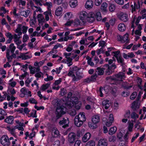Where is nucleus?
<instances>
[{"mask_svg": "<svg viewBox=\"0 0 146 146\" xmlns=\"http://www.w3.org/2000/svg\"><path fill=\"white\" fill-rule=\"evenodd\" d=\"M86 119L84 113H80L78 116H76L74 119L75 125L78 127H80Z\"/></svg>", "mask_w": 146, "mask_h": 146, "instance_id": "nucleus-1", "label": "nucleus"}, {"mask_svg": "<svg viewBox=\"0 0 146 146\" xmlns=\"http://www.w3.org/2000/svg\"><path fill=\"white\" fill-rule=\"evenodd\" d=\"M125 77V74L123 72H119L118 73L113 75L112 78H111L112 80L115 81L116 84H119L120 82L122 81V79Z\"/></svg>", "mask_w": 146, "mask_h": 146, "instance_id": "nucleus-2", "label": "nucleus"}, {"mask_svg": "<svg viewBox=\"0 0 146 146\" xmlns=\"http://www.w3.org/2000/svg\"><path fill=\"white\" fill-rule=\"evenodd\" d=\"M66 108L63 106L57 107L56 110V119H58L65 113Z\"/></svg>", "mask_w": 146, "mask_h": 146, "instance_id": "nucleus-3", "label": "nucleus"}, {"mask_svg": "<svg viewBox=\"0 0 146 146\" xmlns=\"http://www.w3.org/2000/svg\"><path fill=\"white\" fill-rule=\"evenodd\" d=\"M84 75L82 73L76 71L75 74L73 75L72 81L73 82L78 81L83 77Z\"/></svg>", "mask_w": 146, "mask_h": 146, "instance_id": "nucleus-4", "label": "nucleus"}, {"mask_svg": "<svg viewBox=\"0 0 146 146\" xmlns=\"http://www.w3.org/2000/svg\"><path fill=\"white\" fill-rule=\"evenodd\" d=\"M117 40L118 41H120L121 42L124 43H128L129 40L128 39V35L127 34L123 36H122L119 35L117 36Z\"/></svg>", "mask_w": 146, "mask_h": 146, "instance_id": "nucleus-5", "label": "nucleus"}, {"mask_svg": "<svg viewBox=\"0 0 146 146\" xmlns=\"http://www.w3.org/2000/svg\"><path fill=\"white\" fill-rule=\"evenodd\" d=\"M0 142L4 146H9L10 144L8 137L6 135H4L1 138Z\"/></svg>", "mask_w": 146, "mask_h": 146, "instance_id": "nucleus-6", "label": "nucleus"}, {"mask_svg": "<svg viewBox=\"0 0 146 146\" xmlns=\"http://www.w3.org/2000/svg\"><path fill=\"white\" fill-rule=\"evenodd\" d=\"M88 15V14L86 12L83 11L80 12L79 15V17L82 22H84L86 20Z\"/></svg>", "mask_w": 146, "mask_h": 146, "instance_id": "nucleus-7", "label": "nucleus"}, {"mask_svg": "<svg viewBox=\"0 0 146 146\" xmlns=\"http://www.w3.org/2000/svg\"><path fill=\"white\" fill-rule=\"evenodd\" d=\"M120 20L123 22H127L128 20V15L125 13H121L118 16Z\"/></svg>", "mask_w": 146, "mask_h": 146, "instance_id": "nucleus-8", "label": "nucleus"}, {"mask_svg": "<svg viewBox=\"0 0 146 146\" xmlns=\"http://www.w3.org/2000/svg\"><path fill=\"white\" fill-rule=\"evenodd\" d=\"M76 135L75 133L71 132L69 133L68 135V141L70 143H73L75 139Z\"/></svg>", "mask_w": 146, "mask_h": 146, "instance_id": "nucleus-9", "label": "nucleus"}, {"mask_svg": "<svg viewBox=\"0 0 146 146\" xmlns=\"http://www.w3.org/2000/svg\"><path fill=\"white\" fill-rule=\"evenodd\" d=\"M109 86H106L104 88L102 87H100L99 90V91L100 93V96L101 97L103 96L102 92H104L105 94H107L109 91Z\"/></svg>", "mask_w": 146, "mask_h": 146, "instance_id": "nucleus-10", "label": "nucleus"}, {"mask_svg": "<svg viewBox=\"0 0 146 146\" xmlns=\"http://www.w3.org/2000/svg\"><path fill=\"white\" fill-rule=\"evenodd\" d=\"M69 123V121L68 118L65 119L64 118L63 120L60 121L59 122L60 124V125H62V127L64 128L68 126V124Z\"/></svg>", "mask_w": 146, "mask_h": 146, "instance_id": "nucleus-11", "label": "nucleus"}, {"mask_svg": "<svg viewBox=\"0 0 146 146\" xmlns=\"http://www.w3.org/2000/svg\"><path fill=\"white\" fill-rule=\"evenodd\" d=\"M108 141L105 139H100L98 141V146H107Z\"/></svg>", "mask_w": 146, "mask_h": 146, "instance_id": "nucleus-12", "label": "nucleus"}, {"mask_svg": "<svg viewBox=\"0 0 146 146\" xmlns=\"http://www.w3.org/2000/svg\"><path fill=\"white\" fill-rule=\"evenodd\" d=\"M94 14L92 12L89 13L88 16L86 20L90 23L93 22L95 20Z\"/></svg>", "mask_w": 146, "mask_h": 146, "instance_id": "nucleus-13", "label": "nucleus"}, {"mask_svg": "<svg viewBox=\"0 0 146 146\" xmlns=\"http://www.w3.org/2000/svg\"><path fill=\"white\" fill-rule=\"evenodd\" d=\"M14 117L13 116L10 115L9 116L6 117V118L5 119V122L8 123L12 124L13 123Z\"/></svg>", "mask_w": 146, "mask_h": 146, "instance_id": "nucleus-14", "label": "nucleus"}, {"mask_svg": "<svg viewBox=\"0 0 146 146\" xmlns=\"http://www.w3.org/2000/svg\"><path fill=\"white\" fill-rule=\"evenodd\" d=\"M91 134L90 133H86L82 137V141L84 142H86L88 141L90 138Z\"/></svg>", "mask_w": 146, "mask_h": 146, "instance_id": "nucleus-15", "label": "nucleus"}, {"mask_svg": "<svg viewBox=\"0 0 146 146\" xmlns=\"http://www.w3.org/2000/svg\"><path fill=\"white\" fill-rule=\"evenodd\" d=\"M105 69V68L104 67H98L96 68V72H97L98 75L101 76L103 75Z\"/></svg>", "mask_w": 146, "mask_h": 146, "instance_id": "nucleus-16", "label": "nucleus"}, {"mask_svg": "<svg viewBox=\"0 0 146 146\" xmlns=\"http://www.w3.org/2000/svg\"><path fill=\"white\" fill-rule=\"evenodd\" d=\"M85 7L86 8L90 9L92 8L93 6V2L91 0H88L87 1L85 5Z\"/></svg>", "mask_w": 146, "mask_h": 146, "instance_id": "nucleus-17", "label": "nucleus"}, {"mask_svg": "<svg viewBox=\"0 0 146 146\" xmlns=\"http://www.w3.org/2000/svg\"><path fill=\"white\" fill-rule=\"evenodd\" d=\"M140 105L137 102H134L132 104L131 108L133 111H136L139 108Z\"/></svg>", "mask_w": 146, "mask_h": 146, "instance_id": "nucleus-18", "label": "nucleus"}, {"mask_svg": "<svg viewBox=\"0 0 146 146\" xmlns=\"http://www.w3.org/2000/svg\"><path fill=\"white\" fill-rule=\"evenodd\" d=\"M118 29L119 31L121 32L124 31L126 29L125 25L123 23L119 24L118 26Z\"/></svg>", "mask_w": 146, "mask_h": 146, "instance_id": "nucleus-19", "label": "nucleus"}, {"mask_svg": "<svg viewBox=\"0 0 146 146\" xmlns=\"http://www.w3.org/2000/svg\"><path fill=\"white\" fill-rule=\"evenodd\" d=\"M52 134L54 137H56L58 136L59 133L56 128L54 127L52 128Z\"/></svg>", "mask_w": 146, "mask_h": 146, "instance_id": "nucleus-20", "label": "nucleus"}, {"mask_svg": "<svg viewBox=\"0 0 146 146\" xmlns=\"http://www.w3.org/2000/svg\"><path fill=\"white\" fill-rule=\"evenodd\" d=\"M100 117L98 115H94L93 116L92 118V121L93 123L95 124H96L99 122Z\"/></svg>", "mask_w": 146, "mask_h": 146, "instance_id": "nucleus-21", "label": "nucleus"}, {"mask_svg": "<svg viewBox=\"0 0 146 146\" xmlns=\"http://www.w3.org/2000/svg\"><path fill=\"white\" fill-rule=\"evenodd\" d=\"M71 7L75 8L78 5L77 0H71L69 3Z\"/></svg>", "mask_w": 146, "mask_h": 146, "instance_id": "nucleus-22", "label": "nucleus"}, {"mask_svg": "<svg viewBox=\"0 0 146 146\" xmlns=\"http://www.w3.org/2000/svg\"><path fill=\"white\" fill-rule=\"evenodd\" d=\"M102 104L103 106L104 107V108L106 109H107L110 106L109 101L108 100H104L102 102Z\"/></svg>", "mask_w": 146, "mask_h": 146, "instance_id": "nucleus-23", "label": "nucleus"}, {"mask_svg": "<svg viewBox=\"0 0 146 146\" xmlns=\"http://www.w3.org/2000/svg\"><path fill=\"white\" fill-rule=\"evenodd\" d=\"M122 85L124 88L126 89H129L132 87V85H129V84L127 82H123Z\"/></svg>", "mask_w": 146, "mask_h": 146, "instance_id": "nucleus-24", "label": "nucleus"}, {"mask_svg": "<svg viewBox=\"0 0 146 146\" xmlns=\"http://www.w3.org/2000/svg\"><path fill=\"white\" fill-rule=\"evenodd\" d=\"M62 8L60 7H58L56 10L55 14L57 16H59L62 13Z\"/></svg>", "mask_w": 146, "mask_h": 146, "instance_id": "nucleus-25", "label": "nucleus"}, {"mask_svg": "<svg viewBox=\"0 0 146 146\" xmlns=\"http://www.w3.org/2000/svg\"><path fill=\"white\" fill-rule=\"evenodd\" d=\"M37 19L39 23L44 22V19L42 15L39 14L37 15Z\"/></svg>", "mask_w": 146, "mask_h": 146, "instance_id": "nucleus-26", "label": "nucleus"}, {"mask_svg": "<svg viewBox=\"0 0 146 146\" xmlns=\"http://www.w3.org/2000/svg\"><path fill=\"white\" fill-rule=\"evenodd\" d=\"M17 58H22V59L25 60L29 58H30V57L29 55H27L25 54L24 53H21L20 55Z\"/></svg>", "mask_w": 146, "mask_h": 146, "instance_id": "nucleus-27", "label": "nucleus"}, {"mask_svg": "<svg viewBox=\"0 0 146 146\" xmlns=\"http://www.w3.org/2000/svg\"><path fill=\"white\" fill-rule=\"evenodd\" d=\"M72 24L74 27H78L81 24V22L78 19H76L72 21Z\"/></svg>", "mask_w": 146, "mask_h": 146, "instance_id": "nucleus-28", "label": "nucleus"}, {"mask_svg": "<svg viewBox=\"0 0 146 146\" xmlns=\"http://www.w3.org/2000/svg\"><path fill=\"white\" fill-rule=\"evenodd\" d=\"M117 62L120 64V65L122 66H123L124 64V60L123 58L121 56H119L118 58H116Z\"/></svg>", "mask_w": 146, "mask_h": 146, "instance_id": "nucleus-29", "label": "nucleus"}, {"mask_svg": "<svg viewBox=\"0 0 146 146\" xmlns=\"http://www.w3.org/2000/svg\"><path fill=\"white\" fill-rule=\"evenodd\" d=\"M106 67L108 68H109L111 70H112L115 69L116 68V66L115 64H113L110 66L108 64H105L104 67Z\"/></svg>", "mask_w": 146, "mask_h": 146, "instance_id": "nucleus-30", "label": "nucleus"}, {"mask_svg": "<svg viewBox=\"0 0 146 146\" xmlns=\"http://www.w3.org/2000/svg\"><path fill=\"white\" fill-rule=\"evenodd\" d=\"M117 128L116 127H112L111 128L109 131V134L110 135H112L115 133L117 131Z\"/></svg>", "mask_w": 146, "mask_h": 146, "instance_id": "nucleus-31", "label": "nucleus"}, {"mask_svg": "<svg viewBox=\"0 0 146 146\" xmlns=\"http://www.w3.org/2000/svg\"><path fill=\"white\" fill-rule=\"evenodd\" d=\"M108 6V4L106 3H103L102 5L101 9L104 12L107 11V7Z\"/></svg>", "mask_w": 146, "mask_h": 146, "instance_id": "nucleus-32", "label": "nucleus"}, {"mask_svg": "<svg viewBox=\"0 0 146 146\" xmlns=\"http://www.w3.org/2000/svg\"><path fill=\"white\" fill-rule=\"evenodd\" d=\"M7 129L10 132V133L15 137H16V133L15 132V130L12 127L10 128V127H7Z\"/></svg>", "mask_w": 146, "mask_h": 146, "instance_id": "nucleus-33", "label": "nucleus"}, {"mask_svg": "<svg viewBox=\"0 0 146 146\" xmlns=\"http://www.w3.org/2000/svg\"><path fill=\"white\" fill-rule=\"evenodd\" d=\"M95 17L98 21H100L102 19L101 15L100 12H97L96 13Z\"/></svg>", "mask_w": 146, "mask_h": 146, "instance_id": "nucleus-34", "label": "nucleus"}, {"mask_svg": "<svg viewBox=\"0 0 146 146\" xmlns=\"http://www.w3.org/2000/svg\"><path fill=\"white\" fill-rule=\"evenodd\" d=\"M10 52V50L8 49L7 50L6 56L7 59L8 61L9 62H11L13 59L12 57L11 56H10L9 53Z\"/></svg>", "mask_w": 146, "mask_h": 146, "instance_id": "nucleus-35", "label": "nucleus"}, {"mask_svg": "<svg viewBox=\"0 0 146 146\" xmlns=\"http://www.w3.org/2000/svg\"><path fill=\"white\" fill-rule=\"evenodd\" d=\"M50 84L47 83L45 84H43L41 86L40 89L41 90L44 91L47 89L50 86Z\"/></svg>", "mask_w": 146, "mask_h": 146, "instance_id": "nucleus-36", "label": "nucleus"}, {"mask_svg": "<svg viewBox=\"0 0 146 146\" xmlns=\"http://www.w3.org/2000/svg\"><path fill=\"white\" fill-rule=\"evenodd\" d=\"M131 11L133 13V11H135L136 9H137V5L136 3L133 2L131 5Z\"/></svg>", "mask_w": 146, "mask_h": 146, "instance_id": "nucleus-37", "label": "nucleus"}, {"mask_svg": "<svg viewBox=\"0 0 146 146\" xmlns=\"http://www.w3.org/2000/svg\"><path fill=\"white\" fill-rule=\"evenodd\" d=\"M29 13L30 11L27 10L26 11H21V13L22 15H23L25 17H27L28 16Z\"/></svg>", "mask_w": 146, "mask_h": 146, "instance_id": "nucleus-38", "label": "nucleus"}, {"mask_svg": "<svg viewBox=\"0 0 146 146\" xmlns=\"http://www.w3.org/2000/svg\"><path fill=\"white\" fill-rule=\"evenodd\" d=\"M9 48V50H11V53H13L16 49V47L14 46V44L12 43L10 45Z\"/></svg>", "mask_w": 146, "mask_h": 146, "instance_id": "nucleus-39", "label": "nucleus"}, {"mask_svg": "<svg viewBox=\"0 0 146 146\" xmlns=\"http://www.w3.org/2000/svg\"><path fill=\"white\" fill-rule=\"evenodd\" d=\"M132 122H129V125L128 126V130L129 131H132V129L133 127V120L131 121Z\"/></svg>", "mask_w": 146, "mask_h": 146, "instance_id": "nucleus-40", "label": "nucleus"}, {"mask_svg": "<svg viewBox=\"0 0 146 146\" xmlns=\"http://www.w3.org/2000/svg\"><path fill=\"white\" fill-rule=\"evenodd\" d=\"M95 145L94 142L92 140L87 142L85 146H95Z\"/></svg>", "mask_w": 146, "mask_h": 146, "instance_id": "nucleus-41", "label": "nucleus"}, {"mask_svg": "<svg viewBox=\"0 0 146 146\" xmlns=\"http://www.w3.org/2000/svg\"><path fill=\"white\" fill-rule=\"evenodd\" d=\"M131 117L134 119H136L139 117V115L135 112H133L131 114Z\"/></svg>", "mask_w": 146, "mask_h": 146, "instance_id": "nucleus-42", "label": "nucleus"}, {"mask_svg": "<svg viewBox=\"0 0 146 146\" xmlns=\"http://www.w3.org/2000/svg\"><path fill=\"white\" fill-rule=\"evenodd\" d=\"M34 67H33L31 65L29 66V68L30 71V73L32 74H34L35 73V69Z\"/></svg>", "mask_w": 146, "mask_h": 146, "instance_id": "nucleus-43", "label": "nucleus"}, {"mask_svg": "<svg viewBox=\"0 0 146 146\" xmlns=\"http://www.w3.org/2000/svg\"><path fill=\"white\" fill-rule=\"evenodd\" d=\"M43 74L41 72H36L35 75V76L37 78H40L42 76L43 78Z\"/></svg>", "mask_w": 146, "mask_h": 146, "instance_id": "nucleus-44", "label": "nucleus"}, {"mask_svg": "<svg viewBox=\"0 0 146 146\" xmlns=\"http://www.w3.org/2000/svg\"><path fill=\"white\" fill-rule=\"evenodd\" d=\"M88 125L89 127L92 129H94L96 128L97 127V125L96 124L94 123H88Z\"/></svg>", "mask_w": 146, "mask_h": 146, "instance_id": "nucleus-45", "label": "nucleus"}, {"mask_svg": "<svg viewBox=\"0 0 146 146\" xmlns=\"http://www.w3.org/2000/svg\"><path fill=\"white\" fill-rule=\"evenodd\" d=\"M66 92L65 89L64 88H61L60 91V94L62 96H63L65 95L66 94Z\"/></svg>", "mask_w": 146, "mask_h": 146, "instance_id": "nucleus-46", "label": "nucleus"}, {"mask_svg": "<svg viewBox=\"0 0 146 146\" xmlns=\"http://www.w3.org/2000/svg\"><path fill=\"white\" fill-rule=\"evenodd\" d=\"M130 112L129 110H127L125 114L124 115V117L126 118H130Z\"/></svg>", "mask_w": 146, "mask_h": 146, "instance_id": "nucleus-47", "label": "nucleus"}, {"mask_svg": "<svg viewBox=\"0 0 146 146\" xmlns=\"http://www.w3.org/2000/svg\"><path fill=\"white\" fill-rule=\"evenodd\" d=\"M76 111L74 109H72L70 111L69 113L71 116H74L76 114Z\"/></svg>", "mask_w": 146, "mask_h": 146, "instance_id": "nucleus-48", "label": "nucleus"}, {"mask_svg": "<svg viewBox=\"0 0 146 146\" xmlns=\"http://www.w3.org/2000/svg\"><path fill=\"white\" fill-rule=\"evenodd\" d=\"M110 142H114L116 140V137L115 136H110L108 139Z\"/></svg>", "mask_w": 146, "mask_h": 146, "instance_id": "nucleus-49", "label": "nucleus"}, {"mask_svg": "<svg viewBox=\"0 0 146 146\" xmlns=\"http://www.w3.org/2000/svg\"><path fill=\"white\" fill-rule=\"evenodd\" d=\"M137 93L136 92H134L130 96V99L131 100H133L136 97Z\"/></svg>", "mask_w": 146, "mask_h": 146, "instance_id": "nucleus-50", "label": "nucleus"}, {"mask_svg": "<svg viewBox=\"0 0 146 146\" xmlns=\"http://www.w3.org/2000/svg\"><path fill=\"white\" fill-rule=\"evenodd\" d=\"M59 47H60L62 48H63V46L60 44L57 43L53 47V49L56 50Z\"/></svg>", "mask_w": 146, "mask_h": 146, "instance_id": "nucleus-51", "label": "nucleus"}, {"mask_svg": "<svg viewBox=\"0 0 146 146\" xmlns=\"http://www.w3.org/2000/svg\"><path fill=\"white\" fill-rule=\"evenodd\" d=\"M113 71L109 68H108L105 72L106 74L107 75H110L112 74Z\"/></svg>", "mask_w": 146, "mask_h": 146, "instance_id": "nucleus-52", "label": "nucleus"}, {"mask_svg": "<svg viewBox=\"0 0 146 146\" xmlns=\"http://www.w3.org/2000/svg\"><path fill=\"white\" fill-rule=\"evenodd\" d=\"M60 87L59 86H58L54 84H53L52 86V88L54 90H58Z\"/></svg>", "mask_w": 146, "mask_h": 146, "instance_id": "nucleus-53", "label": "nucleus"}, {"mask_svg": "<svg viewBox=\"0 0 146 146\" xmlns=\"http://www.w3.org/2000/svg\"><path fill=\"white\" fill-rule=\"evenodd\" d=\"M54 102L55 103L54 105L55 106H57V107L61 106H60V101L58 100H54Z\"/></svg>", "mask_w": 146, "mask_h": 146, "instance_id": "nucleus-54", "label": "nucleus"}, {"mask_svg": "<svg viewBox=\"0 0 146 146\" xmlns=\"http://www.w3.org/2000/svg\"><path fill=\"white\" fill-rule=\"evenodd\" d=\"M36 111L35 110H33V112L31 113V116L33 117H36L37 116L36 115Z\"/></svg>", "mask_w": 146, "mask_h": 146, "instance_id": "nucleus-55", "label": "nucleus"}, {"mask_svg": "<svg viewBox=\"0 0 146 146\" xmlns=\"http://www.w3.org/2000/svg\"><path fill=\"white\" fill-rule=\"evenodd\" d=\"M22 27L21 24H18L17 25V27L16 29L15 32L16 33H18L21 31V28Z\"/></svg>", "mask_w": 146, "mask_h": 146, "instance_id": "nucleus-56", "label": "nucleus"}, {"mask_svg": "<svg viewBox=\"0 0 146 146\" xmlns=\"http://www.w3.org/2000/svg\"><path fill=\"white\" fill-rule=\"evenodd\" d=\"M73 37L66 36L64 37L63 39H62V41H67L68 40H71L72 39Z\"/></svg>", "mask_w": 146, "mask_h": 146, "instance_id": "nucleus-57", "label": "nucleus"}, {"mask_svg": "<svg viewBox=\"0 0 146 146\" xmlns=\"http://www.w3.org/2000/svg\"><path fill=\"white\" fill-rule=\"evenodd\" d=\"M70 69H71V70L73 72L74 71H78L80 69L78 68L77 66H73L72 68H70Z\"/></svg>", "mask_w": 146, "mask_h": 146, "instance_id": "nucleus-58", "label": "nucleus"}, {"mask_svg": "<svg viewBox=\"0 0 146 146\" xmlns=\"http://www.w3.org/2000/svg\"><path fill=\"white\" fill-rule=\"evenodd\" d=\"M64 0H54V2L55 3L58 5L61 4L63 2Z\"/></svg>", "mask_w": 146, "mask_h": 146, "instance_id": "nucleus-59", "label": "nucleus"}, {"mask_svg": "<svg viewBox=\"0 0 146 146\" xmlns=\"http://www.w3.org/2000/svg\"><path fill=\"white\" fill-rule=\"evenodd\" d=\"M23 29L22 32L23 34L25 33L27 31L28 27L27 26H23L22 27Z\"/></svg>", "mask_w": 146, "mask_h": 146, "instance_id": "nucleus-60", "label": "nucleus"}, {"mask_svg": "<svg viewBox=\"0 0 146 146\" xmlns=\"http://www.w3.org/2000/svg\"><path fill=\"white\" fill-rule=\"evenodd\" d=\"M102 2V0H95V4L96 6L100 5Z\"/></svg>", "mask_w": 146, "mask_h": 146, "instance_id": "nucleus-61", "label": "nucleus"}, {"mask_svg": "<svg viewBox=\"0 0 146 146\" xmlns=\"http://www.w3.org/2000/svg\"><path fill=\"white\" fill-rule=\"evenodd\" d=\"M115 6L114 4H112L109 7V10L111 11H113L115 9Z\"/></svg>", "mask_w": 146, "mask_h": 146, "instance_id": "nucleus-62", "label": "nucleus"}, {"mask_svg": "<svg viewBox=\"0 0 146 146\" xmlns=\"http://www.w3.org/2000/svg\"><path fill=\"white\" fill-rule=\"evenodd\" d=\"M92 81V79L88 78L83 80V82L84 83H88Z\"/></svg>", "mask_w": 146, "mask_h": 146, "instance_id": "nucleus-63", "label": "nucleus"}, {"mask_svg": "<svg viewBox=\"0 0 146 146\" xmlns=\"http://www.w3.org/2000/svg\"><path fill=\"white\" fill-rule=\"evenodd\" d=\"M82 135V133L80 130H78L76 133V136L78 137V138H79V137Z\"/></svg>", "mask_w": 146, "mask_h": 146, "instance_id": "nucleus-64", "label": "nucleus"}]
</instances>
